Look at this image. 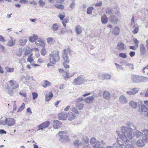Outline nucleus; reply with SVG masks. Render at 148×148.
I'll return each mask as SVG.
<instances>
[{
  "label": "nucleus",
  "instance_id": "1",
  "mask_svg": "<svg viewBox=\"0 0 148 148\" xmlns=\"http://www.w3.org/2000/svg\"><path fill=\"white\" fill-rule=\"evenodd\" d=\"M127 127L123 126L121 127V131L124 136L127 139H132L134 136V133L132 130L136 129V127L133 123L128 122L126 124Z\"/></svg>",
  "mask_w": 148,
  "mask_h": 148
},
{
  "label": "nucleus",
  "instance_id": "2",
  "mask_svg": "<svg viewBox=\"0 0 148 148\" xmlns=\"http://www.w3.org/2000/svg\"><path fill=\"white\" fill-rule=\"evenodd\" d=\"M71 50L68 48L66 49H65L63 50L62 52V57L63 60V64L64 67L66 68L69 67V65L66 64L69 63L70 60L69 59L68 55H70Z\"/></svg>",
  "mask_w": 148,
  "mask_h": 148
},
{
  "label": "nucleus",
  "instance_id": "3",
  "mask_svg": "<svg viewBox=\"0 0 148 148\" xmlns=\"http://www.w3.org/2000/svg\"><path fill=\"white\" fill-rule=\"evenodd\" d=\"M49 60L51 64H55L56 62H58L60 59L59 52L58 50H54L49 55Z\"/></svg>",
  "mask_w": 148,
  "mask_h": 148
},
{
  "label": "nucleus",
  "instance_id": "4",
  "mask_svg": "<svg viewBox=\"0 0 148 148\" xmlns=\"http://www.w3.org/2000/svg\"><path fill=\"white\" fill-rule=\"evenodd\" d=\"M132 81L133 83H139L146 81V78L143 76L137 75L132 76Z\"/></svg>",
  "mask_w": 148,
  "mask_h": 148
},
{
  "label": "nucleus",
  "instance_id": "5",
  "mask_svg": "<svg viewBox=\"0 0 148 148\" xmlns=\"http://www.w3.org/2000/svg\"><path fill=\"white\" fill-rule=\"evenodd\" d=\"M85 82L84 78L81 75L78 77L75 78L73 81L72 83L73 84L76 85H81Z\"/></svg>",
  "mask_w": 148,
  "mask_h": 148
},
{
  "label": "nucleus",
  "instance_id": "6",
  "mask_svg": "<svg viewBox=\"0 0 148 148\" xmlns=\"http://www.w3.org/2000/svg\"><path fill=\"white\" fill-rule=\"evenodd\" d=\"M50 123V122L48 121H45L40 125L38 126V127L40 130L43 131V129L46 128L49 126Z\"/></svg>",
  "mask_w": 148,
  "mask_h": 148
},
{
  "label": "nucleus",
  "instance_id": "7",
  "mask_svg": "<svg viewBox=\"0 0 148 148\" xmlns=\"http://www.w3.org/2000/svg\"><path fill=\"white\" fill-rule=\"evenodd\" d=\"M53 127L54 129H58L60 128L62 126V123L58 120H54L53 123Z\"/></svg>",
  "mask_w": 148,
  "mask_h": 148
},
{
  "label": "nucleus",
  "instance_id": "8",
  "mask_svg": "<svg viewBox=\"0 0 148 148\" xmlns=\"http://www.w3.org/2000/svg\"><path fill=\"white\" fill-rule=\"evenodd\" d=\"M139 90L138 88H133L131 89H129V90L126 91V93L130 95H134L137 93Z\"/></svg>",
  "mask_w": 148,
  "mask_h": 148
},
{
  "label": "nucleus",
  "instance_id": "9",
  "mask_svg": "<svg viewBox=\"0 0 148 148\" xmlns=\"http://www.w3.org/2000/svg\"><path fill=\"white\" fill-rule=\"evenodd\" d=\"M10 86L13 89H16L18 87L19 84L16 81L14 80H10L9 81Z\"/></svg>",
  "mask_w": 148,
  "mask_h": 148
},
{
  "label": "nucleus",
  "instance_id": "10",
  "mask_svg": "<svg viewBox=\"0 0 148 148\" xmlns=\"http://www.w3.org/2000/svg\"><path fill=\"white\" fill-rule=\"evenodd\" d=\"M6 122L8 125L12 126L14 125L15 123V121L14 119L12 118H6Z\"/></svg>",
  "mask_w": 148,
  "mask_h": 148
},
{
  "label": "nucleus",
  "instance_id": "11",
  "mask_svg": "<svg viewBox=\"0 0 148 148\" xmlns=\"http://www.w3.org/2000/svg\"><path fill=\"white\" fill-rule=\"evenodd\" d=\"M110 23L114 25L116 24L118 21L117 16L112 15H111L110 16Z\"/></svg>",
  "mask_w": 148,
  "mask_h": 148
},
{
  "label": "nucleus",
  "instance_id": "12",
  "mask_svg": "<svg viewBox=\"0 0 148 148\" xmlns=\"http://www.w3.org/2000/svg\"><path fill=\"white\" fill-rule=\"evenodd\" d=\"M67 116L66 113L65 112H62L58 114V117L59 119L62 120L66 119Z\"/></svg>",
  "mask_w": 148,
  "mask_h": 148
},
{
  "label": "nucleus",
  "instance_id": "13",
  "mask_svg": "<svg viewBox=\"0 0 148 148\" xmlns=\"http://www.w3.org/2000/svg\"><path fill=\"white\" fill-rule=\"evenodd\" d=\"M103 98L107 100L110 99L111 98V95L110 93L108 91H105L103 93Z\"/></svg>",
  "mask_w": 148,
  "mask_h": 148
},
{
  "label": "nucleus",
  "instance_id": "14",
  "mask_svg": "<svg viewBox=\"0 0 148 148\" xmlns=\"http://www.w3.org/2000/svg\"><path fill=\"white\" fill-rule=\"evenodd\" d=\"M67 115V117L69 121H71L73 120L75 117V114L71 112H69Z\"/></svg>",
  "mask_w": 148,
  "mask_h": 148
},
{
  "label": "nucleus",
  "instance_id": "15",
  "mask_svg": "<svg viewBox=\"0 0 148 148\" xmlns=\"http://www.w3.org/2000/svg\"><path fill=\"white\" fill-rule=\"evenodd\" d=\"M119 101L122 103H126L128 102L127 98L123 95H121L119 97Z\"/></svg>",
  "mask_w": 148,
  "mask_h": 148
},
{
  "label": "nucleus",
  "instance_id": "16",
  "mask_svg": "<svg viewBox=\"0 0 148 148\" xmlns=\"http://www.w3.org/2000/svg\"><path fill=\"white\" fill-rule=\"evenodd\" d=\"M125 45L121 42H118L117 45V49L119 50H123L124 49Z\"/></svg>",
  "mask_w": 148,
  "mask_h": 148
},
{
  "label": "nucleus",
  "instance_id": "17",
  "mask_svg": "<svg viewBox=\"0 0 148 148\" xmlns=\"http://www.w3.org/2000/svg\"><path fill=\"white\" fill-rule=\"evenodd\" d=\"M140 55H144L146 52V49L144 45L143 44H141L140 45Z\"/></svg>",
  "mask_w": 148,
  "mask_h": 148
},
{
  "label": "nucleus",
  "instance_id": "18",
  "mask_svg": "<svg viewBox=\"0 0 148 148\" xmlns=\"http://www.w3.org/2000/svg\"><path fill=\"white\" fill-rule=\"evenodd\" d=\"M94 100V97L92 96H89L84 99V101L87 103H92Z\"/></svg>",
  "mask_w": 148,
  "mask_h": 148
},
{
  "label": "nucleus",
  "instance_id": "19",
  "mask_svg": "<svg viewBox=\"0 0 148 148\" xmlns=\"http://www.w3.org/2000/svg\"><path fill=\"white\" fill-rule=\"evenodd\" d=\"M63 139L64 140H65L67 142L70 141V139L68 138V137L67 136L63 134L60 135V140L63 141Z\"/></svg>",
  "mask_w": 148,
  "mask_h": 148
},
{
  "label": "nucleus",
  "instance_id": "20",
  "mask_svg": "<svg viewBox=\"0 0 148 148\" xmlns=\"http://www.w3.org/2000/svg\"><path fill=\"white\" fill-rule=\"evenodd\" d=\"M76 106L77 108L79 110H82L84 107V104L79 101H77L76 102Z\"/></svg>",
  "mask_w": 148,
  "mask_h": 148
},
{
  "label": "nucleus",
  "instance_id": "21",
  "mask_svg": "<svg viewBox=\"0 0 148 148\" xmlns=\"http://www.w3.org/2000/svg\"><path fill=\"white\" fill-rule=\"evenodd\" d=\"M59 27V25L57 23L53 24L51 27V29L54 32L57 30Z\"/></svg>",
  "mask_w": 148,
  "mask_h": 148
},
{
  "label": "nucleus",
  "instance_id": "22",
  "mask_svg": "<svg viewBox=\"0 0 148 148\" xmlns=\"http://www.w3.org/2000/svg\"><path fill=\"white\" fill-rule=\"evenodd\" d=\"M120 32V29L118 27H115L112 31V33L115 35H118Z\"/></svg>",
  "mask_w": 148,
  "mask_h": 148
},
{
  "label": "nucleus",
  "instance_id": "23",
  "mask_svg": "<svg viewBox=\"0 0 148 148\" xmlns=\"http://www.w3.org/2000/svg\"><path fill=\"white\" fill-rule=\"evenodd\" d=\"M27 41L26 39L22 38L20 39L18 42L19 45L21 46H24Z\"/></svg>",
  "mask_w": 148,
  "mask_h": 148
},
{
  "label": "nucleus",
  "instance_id": "24",
  "mask_svg": "<svg viewBox=\"0 0 148 148\" xmlns=\"http://www.w3.org/2000/svg\"><path fill=\"white\" fill-rule=\"evenodd\" d=\"M53 96V94L52 92H50L48 94L45 96V101H49L51 99Z\"/></svg>",
  "mask_w": 148,
  "mask_h": 148
},
{
  "label": "nucleus",
  "instance_id": "25",
  "mask_svg": "<svg viewBox=\"0 0 148 148\" xmlns=\"http://www.w3.org/2000/svg\"><path fill=\"white\" fill-rule=\"evenodd\" d=\"M137 146L138 147H142L145 146V144L143 141L141 139H139L137 141L136 143Z\"/></svg>",
  "mask_w": 148,
  "mask_h": 148
},
{
  "label": "nucleus",
  "instance_id": "26",
  "mask_svg": "<svg viewBox=\"0 0 148 148\" xmlns=\"http://www.w3.org/2000/svg\"><path fill=\"white\" fill-rule=\"evenodd\" d=\"M75 31L78 35L82 33V29L80 25H78L75 27Z\"/></svg>",
  "mask_w": 148,
  "mask_h": 148
},
{
  "label": "nucleus",
  "instance_id": "27",
  "mask_svg": "<svg viewBox=\"0 0 148 148\" xmlns=\"http://www.w3.org/2000/svg\"><path fill=\"white\" fill-rule=\"evenodd\" d=\"M129 104L130 106L133 109H135L137 107V103L133 101H130Z\"/></svg>",
  "mask_w": 148,
  "mask_h": 148
},
{
  "label": "nucleus",
  "instance_id": "28",
  "mask_svg": "<svg viewBox=\"0 0 148 148\" xmlns=\"http://www.w3.org/2000/svg\"><path fill=\"white\" fill-rule=\"evenodd\" d=\"M101 20L102 24H106L108 22V18L106 15H104L101 17Z\"/></svg>",
  "mask_w": 148,
  "mask_h": 148
},
{
  "label": "nucleus",
  "instance_id": "29",
  "mask_svg": "<svg viewBox=\"0 0 148 148\" xmlns=\"http://www.w3.org/2000/svg\"><path fill=\"white\" fill-rule=\"evenodd\" d=\"M73 143L75 146L76 147H79L82 145L81 142L78 140H75Z\"/></svg>",
  "mask_w": 148,
  "mask_h": 148
},
{
  "label": "nucleus",
  "instance_id": "30",
  "mask_svg": "<svg viewBox=\"0 0 148 148\" xmlns=\"http://www.w3.org/2000/svg\"><path fill=\"white\" fill-rule=\"evenodd\" d=\"M35 41V43L38 45L40 46L42 45V40L40 38H38Z\"/></svg>",
  "mask_w": 148,
  "mask_h": 148
},
{
  "label": "nucleus",
  "instance_id": "31",
  "mask_svg": "<svg viewBox=\"0 0 148 148\" xmlns=\"http://www.w3.org/2000/svg\"><path fill=\"white\" fill-rule=\"evenodd\" d=\"M15 42L14 41L13 39L11 38L10 40L7 43V45L10 47L14 45Z\"/></svg>",
  "mask_w": 148,
  "mask_h": 148
},
{
  "label": "nucleus",
  "instance_id": "32",
  "mask_svg": "<svg viewBox=\"0 0 148 148\" xmlns=\"http://www.w3.org/2000/svg\"><path fill=\"white\" fill-rule=\"evenodd\" d=\"M141 110L142 112H146L148 110V108L145 105H142L141 106Z\"/></svg>",
  "mask_w": 148,
  "mask_h": 148
},
{
  "label": "nucleus",
  "instance_id": "33",
  "mask_svg": "<svg viewBox=\"0 0 148 148\" xmlns=\"http://www.w3.org/2000/svg\"><path fill=\"white\" fill-rule=\"evenodd\" d=\"M137 138H140L141 136H142V133L140 132V131L138 130H137L136 132V134H135Z\"/></svg>",
  "mask_w": 148,
  "mask_h": 148
},
{
  "label": "nucleus",
  "instance_id": "34",
  "mask_svg": "<svg viewBox=\"0 0 148 148\" xmlns=\"http://www.w3.org/2000/svg\"><path fill=\"white\" fill-rule=\"evenodd\" d=\"M50 86V83L48 81H45L42 86L45 88H46L47 86Z\"/></svg>",
  "mask_w": 148,
  "mask_h": 148
},
{
  "label": "nucleus",
  "instance_id": "35",
  "mask_svg": "<svg viewBox=\"0 0 148 148\" xmlns=\"http://www.w3.org/2000/svg\"><path fill=\"white\" fill-rule=\"evenodd\" d=\"M93 10L92 7H90L88 8L87 9V13L88 14H91L92 13V11Z\"/></svg>",
  "mask_w": 148,
  "mask_h": 148
},
{
  "label": "nucleus",
  "instance_id": "36",
  "mask_svg": "<svg viewBox=\"0 0 148 148\" xmlns=\"http://www.w3.org/2000/svg\"><path fill=\"white\" fill-rule=\"evenodd\" d=\"M54 6L58 9H62L64 8V6L62 5H58L56 4L54 5Z\"/></svg>",
  "mask_w": 148,
  "mask_h": 148
},
{
  "label": "nucleus",
  "instance_id": "37",
  "mask_svg": "<svg viewBox=\"0 0 148 148\" xmlns=\"http://www.w3.org/2000/svg\"><path fill=\"white\" fill-rule=\"evenodd\" d=\"M106 12L107 14H112L113 12L112 10L111 9L109 8L106 9Z\"/></svg>",
  "mask_w": 148,
  "mask_h": 148
},
{
  "label": "nucleus",
  "instance_id": "38",
  "mask_svg": "<svg viewBox=\"0 0 148 148\" xmlns=\"http://www.w3.org/2000/svg\"><path fill=\"white\" fill-rule=\"evenodd\" d=\"M25 104L24 103H23L21 105V106L20 108L18 109L17 112H21L22 111L23 109L25 108Z\"/></svg>",
  "mask_w": 148,
  "mask_h": 148
},
{
  "label": "nucleus",
  "instance_id": "39",
  "mask_svg": "<svg viewBox=\"0 0 148 148\" xmlns=\"http://www.w3.org/2000/svg\"><path fill=\"white\" fill-rule=\"evenodd\" d=\"M119 56L123 58H127V55L125 53H121L119 54Z\"/></svg>",
  "mask_w": 148,
  "mask_h": 148
},
{
  "label": "nucleus",
  "instance_id": "40",
  "mask_svg": "<svg viewBox=\"0 0 148 148\" xmlns=\"http://www.w3.org/2000/svg\"><path fill=\"white\" fill-rule=\"evenodd\" d=\"M101 146V144L99 142H97L93 146V148H99Z\"/></svg>",
  "mask_w": 148,
  "mask_h": 148
},
{
  "label": "nucleus",
  "instance_id": "41",
  "mask_svg": "<svg viewBox=\"0 0 148 148\" xmlns=\"http://www.w3.org/2000/svg\"><path fill=\"white\" fill-rule=\"evenodd\" d=\"M63 21H62V22L64 26L66 28V24L68 23V20L65 18L64 20H62Z\"/></svg>",
  "mask_w": 148,
  "mask_h": 148
},
{
  "label": "nucleus",
  "instance_id": "42",
  "mask_svg": "<svg viewBox=\"0 0 148 148\" xmlns=\"http://www.w3.org/2000/svg\"><path fill=\"white\" fill-rule=\"evenodd\" d=\"M148 71V65L146 66L145 67H144L143 69V71L144 73H146L147 74Z\"/></svg>",
  "mask_w": 148,
  "mask_h": 148
},
{
  "label": "nucleus",
  "instance_id": "43",
  "mask_svg": "<svg viewBox=\"0 0 148 148\" xmlns=\"http://www.w3.org/2000/svg\"><path fill=\"white\" fill-rule=\"evenodd\" d=\"M143 139L145 142H148V136L147 135H144L143 136Z\"/></svg>",
  "mask_w": 148,
  "mask_h": 148
},
{
  "label": "nucleus",
  "instance_id": "44",
  "mask_svg": "<svg viewBox=\"0 0 148 148\" xmlns=\"http://www.w3.org/2000/svg\"><path fill=\"white\" fill-rule=\"evenodd\" d=\"M71 111L76 114H78L79 112L78 110L75 108H73L71 109Z\"/></svg>",
  "mask_w": 148,
  "mask_h": 148
},
{
  "label": "nucleus",
  "instance_id": "45",
  "mask_svg": "<svg viewBox=\"0 0 148 148\" xmlns=\"http://www.w3.org/2000/svg\"><path fill=\"white\" fill-rule=\"evenodd\" d=\"M5 69L7 70V71L8 72H12L14 71V69L12 68H10L8 66L5 67Z\"/></svg>",
  "mask_w": 148,
  "mask_h": 148
},
{
  "label": "nucleus",
  "instance_id": "46",
  "mask_svg": "<svg viewBox=\"0 0 148 148\" xmlns=\"http://www.w3.org/2000/svg\"><path fill=\"white\" fill-rule=\"evenodd\" d=\"M96 142V139L95 138H92L90 140V143L91 145H93Z\"/></svg>",
  "mask_w": 148,
  "mask_h": 148
},
{
  "label": "nucleus",
  "instance_id": "47",
  "mask_svg": "<svg viewBox=\"0 0 148 148\" xmlns=\"http://www.w3.org/2000/svg\"><path fill=\"white\" fill-rule=\"evenodd\" d=\"M32 94L33 96V99H35L37 98L38 95L37 93L35 92H32Z\"/></svg>",
  "mask_w": 148,
  "mask_h": 148
},
{
  "label": "nucleus",
  "instance_id": "48",
  "mask_svg": "<svg viewBox=\"0 0 148 148\" xmlns=\"http://www.w3.org/2000/svg\"><path fill=\"white\" fill-rule=\"evenodd\" d=\"M104 79H111V75L109 74H106L104 75Z\"/></svg>",
  "mask_w": 148,
  "mask_h": 148
},
{
  "label": "nucleus",
  "instance_id": "49",
  "mask_svg": "<svg viewBox=\"0 0 148 148\" xmlns=\"http://www.w3.org/2000/svg\"><path fill=\"white\" fill-rule=\"evenodd\" d=\"M7 93L11 96H12L13 94V90L11 88H8L7 90Z\"/></svg>",
  "mask_w": 148,
  "mask_h": 148
},
{
  "label": "nucleus",
  "instance_id": "50",
  "mask_svg": "<svg viewBox=\"0 0 148 148\" xmlns=\"http://www.w3.org/2000/svg\"><path fill=\"white\" fill-rule=\"evenodd\" d=\"M46 53L45 49V48H42L41 50V54L43 56H45Z\"/></svg>",
  "mask_w": 148,
  "mask_h": 148
},
{
  "label": "nucleus",
  "instance_id": "51",
  "mask_svg": "<svg viewBox=\"0 0 148 148\" xmlns=\"http://www.w3.org/2000/svg\"><path fill=\"white\" fill-rule=\"evenodd\" d=\"M38 3L40 6H43L45 5V3L42 0H40L38 1Z\"/></svg>",
  "mask_w": 148,
  "mask_h": 148
},
{
  "label": "nucleus",
  "instance_id": "52",
  "mask_svg": "<svg viewBox=\"0 0 148 148\" xmlns=\"http://www.w3.org/2000/svg\"><path fill=\"white\" fill-rule=\"evenodd\" d=\"M16 55L18 56H21L22 55V50L21 49H19L18 52L16 53Z\"/></svg>",
  "mask_w": 148,
  "mask_h": 148
},
{
  "label": "nucleus",
  "instance_id": "53",
  "mask_svg": "<svg viewBox=\"0 0 148 148\" xmlns=\"http://www.w3.org/2000/svg\"><path fill=\"white\" fill-rule=\"evenodd\" d=\"M115 65L116 67L117 68L120 69L122 70H123V69L122 66H121V65H120L119 64L116 63H115Z\"/></svg>",
  "mask_w": 148,
  "mask_h": 148
},
{
  "label": "nucleus",
  "instance_id": "54",
  "mask_svg": "<svg viewBox=\"0 0 148 148\" xmlns=\"http://www.w3.org/2000/svg\"><path fill=\"white\" fill-rule=\"evenodd\" d=\"M0 124L3 125H5L6 124H7V122H6V118L5 121H0Z\"/></svg>",
  "mask_w": 148,
  "mask_h": 148
},
{
  "label": "nucleus",
  "instance_id": "55",
  "mask_svg": "<svg viewBox=\"0 0 148 148\" xmlns=\"http://www.w3.org/2000/svg\"><path fill=\"white\" fill-rule=\"evenodd\" d=\"M31 51L30 50H27V49L25 50L24 54L25 56H27L29 55L31 53Z\"/></svg>",
  "mask_w": 148,
  "mask_h": 148
},
{
  "label": "nucleus",
  "instance_id": "56",
  "mask_svg": "<svg viewBox=\"0 0 148 148\" xmlns=\"http://www.w3.org/2000/svg\"><path fill=\"white\" fill-rule=\"evenodd\" d=\"M65 33V31L63 29H61L60 32H59L58 33V34L59 35H61V34H63Z\"/></svg>",
  "mask_w": 148,
  "mask_h": 148
},
{
  "label": "nucleus",
  "instance_id": "57",
  "mask_svg": "<svg viewBox=\"0 0 148 148\" xmlns=\"http://www.w3.org/2000/svg\"><path fill=\"white\" fill-rule=\"evenodd\" d=\"M134 41L135 44L136 45L137 47H138L139 44L138 41L136 38L134 39Z\"/></svg>",
  "mask_w": 148,
  "mask_h": 148
},
{
  "label": "nucleus",
  "instance_id": "58",
  "mask_svg": "<svg viewBox=\"0 0 148 148\" xmlns=\"http://www.w3.org/2000/svg\"><path fill=\"white\" fill-rule=\"evenodd\" d=\"M142 135H147L148 134V130L146 129H145L143 130Z\"/></svg>",
  "mask_w": 148,
  "mask_h": 148
},
{
  "label": "nucleus",
  "instance_id": "59",
  "mask_svg": "<svg viewBox=\"0 0 148 148\" xmlns=\"http://www.w3.org/2000/svg\"><path fill=\"white\" fill-rule=\"evenodd\" d=\"M126 148H134V147L132 145L128 144L125 145Z\"/></svg>",
  "mask_w": 148,
  "mask_h": 148
},
{
  "label": "nucleus",
  "instance_id": "60",
  "mask_svg": "<svg viewBox=\"0 0 148 148\" xmlns=\"http://www.w3.org/2000/svg\"><path fill=\"white\" fill-rule=\"evenodd\" d=\"M25 60L24 58H22L21 59H19L18 60V63L21 64L23 63V62H25Z\"/></svg>",
  "mask_w": 148,
  "mask_h": 148
},
{
  "label": "nucleus",
  "instance_id": "61",
  "mask_svg": "<svg viewBox=\"0 0 148 148\" xmlns=\"http://www.w3.org/2000/svg\"><path fill=\"white\" fill-rule=\"evenodd\" d=\"M27 62H29L30 63H32V62H35L34 61V60L32 58H28L27 59Z\"/></svg>",
  "mask_w": 148,
  "mask_h": 148
},
{
  "label": "nucleus",
  "instance_id": "62",
  "mask_svg": "<svg viewBox=\"0 0 148 148\" xmlns=\"http://www.w3.org/2000/svg\"><path fill=\"white\" fill-rule=\"evenodd\" d=\"M28 2L27 0H20L19 1V2L21 3H27Z\"/></svg>",
  "mask_w": 148,
  "mask_h": 148
},
{
  "label": "nucleus",
  "instance_id": "63",
  "mask_svg": "<svg viewBox=\"0 0 148 148\" xmlns=\"http://www.w3.org/2000/svg\"><path fill=\"white\" fill-rule=\"evenodd\" d=\"M58 17L61 20H63V19L64 18V17L65 16L63 15H62L61 14H60L59 15Z\"/></svg>",
  "mask_w": 148,
  "mask_h": 148
},
{
  "label": "nucleus",
  "instance_id": "64",
  "mask_svg": "<svg viewBox=\"0 0 148 148\" xmlns=\"http://www.w3.org/2000/svg\"><path fill=\"white\" fill-rule=\"evenodd\" d=\"M83 140H84L85 142H87L88 141V139L86 136H84L83 137Z\"/></svg>",
  "mask_w": 148,
  "mask_h": 148
}]
</instances>
